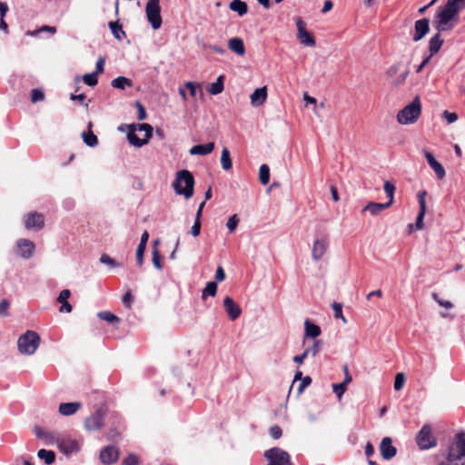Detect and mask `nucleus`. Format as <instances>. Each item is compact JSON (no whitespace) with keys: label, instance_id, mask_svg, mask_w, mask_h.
<instances>
[{"label":"nucleus","instance_id":"obj_1","mask_svg":"<svg viewBox=\"0 0 465 465\" xmlns=\"http://www.w3.org/2000/svg\"><path fill=\"white\" fill-rule=\"evenodd\" d=\"M465 0H448L438 12L434 24L439 31H447L454 26L459 19V13L464 7Z\"/></svg>","mask_w":465,"mask_h":465},{"label":"nucleus","instance_id":"obj_2","mask_svg":"<svg viewBox=\"0 0 465 465\" xmlns=\"http://www.w3.org/2000/svg\"><path fill=\"white\" fill-rule=\"evenodd\" d=\"M444 462L448 465H465V432L455 435L453 442L448 448Z\"/></svg>","mask_w":465,"mask_h":465},{"label":"nucleus","instance_id":"obj_3","mask_svg":"<svg viewBox=\"0 0 465 465\" xmlns=\"http://www.w3.org/2000/svg\"><path fill=\"white\" fill-rule=\"evenodd\" d=\"M173 186L177 194L183 195L186 199L191 198L193 195V175L188 170L177 172Z\"/></svg>","mask_w":465,"mask_h":465},{"label":"nucleus","instance_id":"obj_4","mask_svg":"<svg viewBox=\"0 0 465 465\" xmlns=\"http://www.w3.org/2000/svg\"><path fill=\"white\" fill-rule=\"evenodd\" d=\"M421 114V103L416 96L411 103L404 106L397 114V121L401 124H411L418 121Z\"/></svg>","mask_w":465,"mask_h":465},{"label":"nucleus","instance_id":"obj_5","mask_svg":"<svg viewBox=\"0 0 465 465\" xmlns=\"http://www.w3.org/2000/svg\"><path fill=\"white\" fill-rule=\"evenodd\" d=\"M40 344V336L34 331H27L17 341L18 351L22 354H34Z\"/></svg>","mask_w":465,"mask_h":465},{"label":"nucleus","instance_id":"obj_6","mask_svg":"<svg viewBox=\"0 0 465 465\" xmlns=\"http://www.w3.org/2000/svg\"><path fill=\"white\" fill-rule=\"evenodd\" d=\"M416 443L421 450H430L437 446L438 441L433 435L430 425L425 424L422 426L416 436Z\"/></svg>","mask_w":465,"mask_h":465},{"label":"nucleus","instance_id":"obj_7","mask_svg":"<svg viewBox=\"0 0 465 465\" xmlns=\"http://www.w3.org/2000/svg\"><path fill=\"white\" fill-rule=\"evenodd\" d=\"M145 14L152 27L154 30L159 29L163 23L160 0H148L145 5Z\"/></svg>","mask_w":465,"mask_h":465},{"label":"nucleus","instance_id":"obj_8","mask_svg":"<svg viewBox=\"0 0 465 465\" xmlns=\"http://www.w3.org/2000/svg\"><path fill=\"white\" fill-rule=\"evenodd\" d=\"M264 457L269 461L268 465H292L290 454L278 447L267 450Z\"/></svg>","mask_w":465,"mask_h":465},{"label":"nucleus","instance_id":"obj_9","mask_svg":"<svg viewBox=\"0 0 465 465\" xmlns=\"http://www.w3.org/2000/svg\"><path fill=\"white\" fill-rule=\"evenodd\" d=\"M401 62H397L391 65L386 71V76L391 79V85L393 88H400L406 82L407 77L410 74V69L406 68L401 74L396 76L397 73L401 69Z\"/></svg>","mask_w":465,"mask_h":465},{"label":"nucleus","instance_id":"obj_10","mask_svg":"<svg viewBox=\"0 0 465 465\" xmlns=\"http://www.w3.org/2000/svg\"><path fill=\"white\" fill-rule=\"evenodd\" d=\"M105 410L103 406L95 411L94 413L91 414L85 419L84 428L89 431L99 430L104 425V417Z\"/></svg>","mask_w":465,"mask_h":465},{"label":"nucleus","instance_id":"obj_11","mask_svg":"<svg viewBox=\"0 0 465 465\" xmlns=\"http://www.w3.org/2000/svg\"><path fill=\"white\" fill-rule=\"evenodd\" d=\"M296 26L298 30L297 37L300 43L307 46H315V39L306 30V24L301 17L296 18Z\"/></svg>","mask_w":465,"mask_h":465},{"label":"nucleus","instance_id":"obj_12","mask_svg":"<svg viewBox=\"0 0 465 465\" xmlns=\"http://www.w3.org/2000/svg\"><path fill=\"white\" fill-rule=\"evenodd\" d=\"M25 227L27 230L39 231L45 226V217L42 213L37 212L29 213L24 221Z\"/></svg>","mask_w":465,"mask_h":465},{"label":"nucleus","instance_id":"obj_13","mask_svg":"<svg viewBox=\"0 0 465 465\" xmlns=\"http://www.w3.org/2000/svg\"><path fill=\"white\" fill-rule=\"evenodd\" d=\"M99 458L104 465L114 464L119 459V450L113 445L106 446L100 451Z\"/></svg>","mask_w":465,"mask_h":465},{"label":"nucleus","instance_id":"obj_14","mask_svg":"<svg viewBox=\"0 0 465 465\" xmlns=\"http://www.w3.org/2000/svg\"><path fill=\"white\" fill-rule=\"evenodd\" d=\"M17 254L24 259L32 257L35 252V243L27 239H20L16 243Z\"/></svg>","mask_w":465,"mask_h":465},{"label":"nucleus","instance_id":"obj_15","mask_svg":"<svg viewBox=\"0 0 465 465\" xmlns=\"http://www.w3.org/2000/svg\"><path fill=\"white\" fill-rule=\"evenodd\" d=\"M380 452L384 460H391L397 454V449L393 446L390 437H384L380 444Z\"/></svg>","mask_w":465,"mask_h":465},{"label":"nucleus","instance_id":"obj_16","mask_svg":"<svg viewBox=\"0 0 465 465\" xmlns=\"http://www.w3.org/2000/svg\"><path fill=\"white\" fill-rule=\"evenodd\" d=\"M223 306L231 321H235L240 317L242 309L231 297L226 296L224 298Z\"/></svg>","mask_w":465,"mask_h":465},{"label":"nucleus","instance_id":"obj_17","mask_svg":"<svg viewBox=\"0 0 465 465\" xmlns=\"http://www.w3.org/2000/svg\"><path fill=\"white\" fill-rule=\"evenodd\" d=\"M329 247V241L328 239L322 238L317 239L312 245V257L314 261H319L326 252L327 249Z\"/></svg>","mask_w":465,"mask_h":465},{"label":"nucleus","instance_id":"obj_18","mask_svg":"<svg viewBox=\"0 0 465 465\" xmlns=\"http://www.w3.org/2000/svg\"><path fill=\"white\" fill-rule=\"evenodd\" d=\"M424 156H425L429 165L430 166V168L434 171L438 179L442 180L445 177L446 173H445V170H444L443 166L441 165V163H439L435 159L433 154L427 150H424Z\"/></svg>","mask_w":465,"mask_h":465},{"label":"nucleus","instance_id":"obj_19","mask_svg":"<svg viewBox=\"0 0 465 465\" xmlns=\"http://www.w3.org/2000/svg\"><path fill=\"white\" fill-rule=\"evenodd\" d=\"M426 194L425 191H420L418 193L420 211L415 223L416 230H420L423 227V219L426 213Z\"/></svg>","mask_w":465,"mask_h":465},{"label":"nucleus","instance_id":"obj_20","mask_svg":"<svg viewBox=\"0 0 465 465\" xmlns=\"http://www.w3.org/2000/svg\"><path fill=\"white\" fill-rule=\"evenodd\" d=\"M415 33L413 35V41L418 42L421 40L430 30V21L427 18L417 20L414 25Z\"/></svg>","mask_w":465,"mask_h":465},{"label":"nucleus","instance_id":"obj_21","mask_svg":"<svg viewBox=\"0 0 465 465\" xmlns=\"http://www.w3.org/2000/svg\"><path fill=\"white\" fill-rule=\"evenodd\" d=\"M71 296V292L68 289H64L61 291L59 296L57 297V302L61 303V307L59 309L60 312H71L73 310L72 305L68 302V299Z\"/></svg>","mask_w":465,"mask_h":465},{"label":"nucleus","instance_id":"obj_22","mask_svg":"<svg viewBox=\"0 0 465 465\" xmlns=\"http://www.w3.org/2000/svg\"><path fill=\"white\" fill-rule=\"evenodd\" d=\"M81 408L82 403L79 401L64 402L59 405V412L63 416H70L77 412Z\"/></svg>","mask_w":465,"mask_h":465},{"label":"nucleus","instance_id":"obj_23","mask_svg":"<svg viewBox=\"0 0 465 465\" xmlns=\"http://www.w3.org/2000/svg\"><path fill=\"white\" fill-rule=\"evenodd\" d=\"M267 98V88L266 86L257 88L252 94H251V104L253 106H259L265 103Z\"/></svg>","mask_w":465,"mask_h":465},{"label":"nucleus","instance_id":"obj_24","mask_svg":"<svg viewBox=\"0 0 465 465\" xmlns=\"http://www.w3.org/2000/svg\"><path fill=\"white\" fill-rule=\"evenodd\" d=\"M215 144L213 142L207 143L205 144H196L190 149V154L192 155H206L211 153L214 150Z\"/></svg>","mask_w":465,"mask_h":465},{"label":"nucleus","instance_id":"obj_25","mask_svg":"<svg viewBox=\"0 0 465 465\" xmlns=\"http://www.w3.org/2000/svg\"><path fill=\"white\" fill-rule=\"evenodd\" d=\"M229 49L236 54L242 56L245 54V46L242 38L232 37L228 41Z\"/></svg>","mask_w":465,"mask_h":465},{"label":"nucleus","instance_id":"obj_26","mask_svg":"<svg viewBox=\"0 0 465 465\" xmlns=\"http://www.w3.org/2000/svg\"><path fill=\"white\" fill-rule=\"evenodd\" d=\"M391 205V202L385 203H369L363 209L362 213L369 211L371 215L376 216L381 213L384 210L388 209Z\"/></svg>","mask_w":465,"mask_h":465},{"label":"nucleus","instance_id":"obj_27","mask_svg":"<svg viewBox=\"0 0 465 465\" xmlns=\"http://www.w3.org/2000/svg\"><path fill=\"white\" fill-rule=\"evenodd\" d=\"M59 448L66 455L79 450V445L75 440H63L59 442Z\"/></svg>","mask_w":465,"mask_h":465},{"label":"nucleus","instance_id":"obj_28","mask_svg":"<svg viewBox=\"0 0 465 465\" xmlns=\"http://www.w3.org/2000/svg\"><path fill=\"white\" fill-rule=\"evenodd\" d=\"M129 128H130V131L127 134V138H128L129 143L132 145L136 146V147H142L143 145H144L148 143L149 139H147V137H145L143 139H140L136 135V134H135L136 129H135L134 125H130Z\"/></svg>","mask_w":465,"mask_h":465},{"label":"nucleus","instance_id":"obj_29","mask_svg":"<svg viewBox=\"0 0 465 465\" xmlns=\"http://www.w3.org/2000/svg\"><path fill=\"white\" fill-rule=\"evenodd\" d=\"M93 124L90 122L88 124V132H84L82 134V138L86 145L94 147L98 144V138L92 131Z\"/></svg>","mask_w":465,"mask_h":465},{"label":"nucleus","instance_id":"obj_30","mask_svg":"<svg viewBox=\"0 0 465 465\" xmlns=\"http://www.w3.org/2000/svg\"><path fill=\"white\" fill-rule=\"evenodd\" d=\"M229 6L232 11L238 13L240 16L244 15L248 12L247 4L242 0H232Z\"/></svg>","mask_w":465,"mask_h":465},{"label":"nucleus","instance_id":"obj_31","mask_svg":"<svg viewBox=\"0 0 465 465\" xmlns=\"http://www.w3.org/2000/svg\"><path fill=\"white\" fill-rule=\"evenodd\" d=\"M305 325V336L310 338H317L321 334V328L311 322L309 320H306L304 322Z\"/></svg>","mask_w":465,"mask_h":465},{"label":"nucleus","instance_id":"obj_32","mask_svg":"<svg viewBox=\"0 0 465 465\" xmlns=\"http://www.w3.org/2000/svg\"><path fill=\"white\" fill-rule=\"evenodd\" d=\"M443 44V39L440 38V34L432 36L429 42V51L431 55L436 54Z\"/></svg>","mask_w":465,"mask_h":465},{"label":"nucleus","instance_id":"obj_33","mask_svg":"<svg viewBox=\"0 0 465 465\" xmlns=\"http://www.w3.org/2000/svg\"><path fill=\"white\" fill-rule=\"evenodd\" d=\"M35 435L43 440L45 444H51L54 441V436L47 431H45L42 428L35 426L34 429Z\"/></svg>","mask_w":465,"mask_h":465},{"label":"nucleus","instance_id":"obj_34","mask_svg":"<svg viewBox=\"0 0 465 465\" xmlns=\"http://www.w3.org/2000/svg\"><path fill=\"white\" fill-rule=\"evenodd\" d=\"M223 82H224V75H220L216 82L215 83H213L209 88L207 89V91L213 94V95H217L219 94H221L223 91V88H224V84H223Z\"/></svg>","mask_w":465,"mask_h":465},{"label":"nucleus","instance_id":"obj_35","mask_svg":"<svg viewBox=\"0 0 465 465\" xmlns=\"http://www.w3.org/2000/svg\"><path fill=\"white\" fill-rule=\"evenodd\" d=\"M111 84L114 88L124 90L126 86L132 87L133 82L127 77L118 76L112 81Z\"/></svg>","mask_w":465,"mask_h":465},{"label":"nucleus","instance_id":"obj_36","mask_svg":"<svg viewBox=\"0 0 465 465\" xmlns=\"http://www.w3.org/2000/svg\"><path fill=\"white\" fill-rule=\"evenodd\" d=\"M37 457L41 460H44L45 464L51 465L55 460V453L53 450H47L45 449H41L37 452Z\"/></svg>","mask_w":465,"mask_h":465},{"label":"nucleus","instance_id":"obj_37","mask_svg":"<svg viewBox=\"0 0 465 465\" xmlns=\"http://www.w3.org/2000/svg\"><path fill=\"white\" fill-rule=\"evenodd\" d=\"M221 164H222V168L224 171H229L232 167V162L231 159L230 152L226 147H224L222 151Z\"/></svg>","mask_w":465,"mask_h":465},{"label":"nucleus","instance_id":"obj_38","mask_svg":"<svg viewBox=\"0 0 465 465\" xmlns=\"http://www.w3.org/2000/svg\"><path fill=\"white\" fill-rule=\"evenodd\" d=\"M109 27L116 39L122 40L124 37H125V32L123 30L122 25L118 21L110 22Z\"/></svg>","mask_w":465,"mask_h":465},{"label":"nucleus","instance_id":"obj_39","mask_svg":"<svg viewBox=\"0 0 465 465\" xmlns=\"http://www.w3.org/2000/svg\"><path fill=\"white\" fill-rule=\"evenodd\" d=\"M98 318L110 323H119L120 318L109 311H102L97 313Z\"/></svg>","mask_w":465,"mask_h":465},{"label":"nucleus","instance_id":"obj_40","mask_svg":"<svg viewBox=\"0 0 465 465\" xmlns=\"http://www.w3.org/2000/svg\"><path fill=\"white\" fill-rule=\"evenodd\" d=\"M259 181L262 185L270 182V168L267 164H262L259 169Z\"/></svg>","mask_w":465,"mask_h":465},{"label":"nucleus","instance_id":"obj_41","mask_svg":"<svg viewBox=\"0 0 465 465\" xmlns=\"http://www.w3.org/2000/svg\"><path fill=\"white\" fill-rule=\"evenodd\" d=\"M217 292V283L215 282H209L202 293V299L205 300L208 295L215 296Z\"/></svg>","mask_w":465,"mask_h":465},{"label":"nucleus","instance_id":"obj_42","mask_svg":"<svg viewBox=\"0 0 465 465\" xmlns=\"http://www.w3.org/2000/svg\"><path fill=\"white\" fill-rule=\"evenodd\" d=\"M323 341L322 340H314L313 344L308 347L305 351L309 355L315 357L322 350Z\"/></svg>","mask_w":465,"mask_h":465},{"label":"nucleus","instance_id":"obj_43","mask_svg":"<svg viewBox=\"0 0 465 465\" xmlns=\"http://www.w3.org/2000/svg\"><path fill=\"white\" fill-rule=\"evenodd\" d=\"M42 32H48L52 35H54L56 33V27L50 26V25H43L38 30L27 31L26 35H30V36H36V35H38L39 33H42Z\"/></svg>","mask_w":465,"mask_h":465},{"label":"nucleus","instance_id":"obj_44","mask_svg":"<svg viewBox=\"0 0 465 465\" xmlns=\"http://www.w3.org/2000/svg\"><path fill=\"white\" fill-rule=\"evenodd\" d=\"M347 385L346 383L344 382H341V383H333L332 384V390H333V392L336 394V396L339 398V400L341 399L342 395L344 394V392L346 391L347 390Z\"/></svg>","mask_w":465,"mask_h":465},{"label":"nucleus","instance_id":"obj_45","mask_svg":"<svg viewBox=\"0 0 465 465\" xmlns=\"http://www.w3.org/2000/svg\"><path fill=\"white\" fill-rule=\"evenodd\" d=\"M384 192L386 193L387 196L390 198L389 202L393 203L394 198V193L396 190V187L394 184H392L391 182L386 181L383 185Z\"/></svg>","mask_w":465,"mask_h":465},{"label":"nucleus","instance_id":"obj_46","mask_svg":"<svg viewBox=\"0 0 465 465\" xmlns=\"http://www.w3.org/2000/svg\"><path fill=\"white\" fill-rule=\"evenodd\" d=\"M162 256L157 248H154L152 252V262L155 268L162 270L163 265L161 262Z\"/></svg>","mask_w":465,"mask_h":465},{"label":"nucleus","instance_id":"obj_47","mask_svg":"<svg viewBox=\"0 0 465 465\" xmlns=\"http://www.w3.org/2000/svg\"><path fill=\"white\" fill-rule=\"evenodd\" d=\"M85 84L94 86L98 83L97 73L86 74L83 76Z\"/></svg>","mask_w":465,"mask_h":465},{"label":"nucleus","instance_id":"obj_48","mask_svg":"<svg viewBox=\"0 0 465 465\" xmlns=\"http://www.w3.org/2000/svg\"><path fill=\"white\" fill-rule=\"evenodd\" d=\"M45 99V93L38 88H35L31 93V102L35 104Z\"/></svg>","mask_w":465,"mask_h":465},{"label":"nucleus","instance_id":"obj_49","mask_svg":"<svg viewBox=\"0 0 465 465\" xmlns=\"http://www.w3.org/2000/svg\"><path fill=\"white\" fill-rule=\"evenodd\" d=\"M100 262L104 264H107L111 267H119L121 264L114 259L111 258L108 254L103 253L100 257Z\"/></svg>","mask_w":465,"mask_h":465},{"label":"nucleus","instance_id":"obj_50","mask_svg":"<svg viewBox=\"0 0 465 465\" xmlns=\"http://www.w3.org/2000/svg\"><path fill=\"white\" fill-rule=\"evenodd\" d=\"M405 383V376L402 372H399L396 374L394 381V389L396 391H400L402 389Z\"/></svg>","mask_w":465,"mask_h":465},{"label":"nucleus","instance_id":"obj_51","mask_svg":"<svg viewBox=\"0 0 465 465\" xmlns=\"http://www.w3.org/2000/svg\"><path fill=\"white\" fill-rule=\"evenodd\" d=\"M238 223H239V218H238L237 214H233L227 221L226 226H227L228 230L232 232L236 229V227L238 226Z\"/></svg>","mask_w":465,"mask_h":465},{"label":"nucleus","instance_id":"obj_52","mask_svg":"<svg viewBox=\"0 0 465 465\" xmlns=\"http://www.w3.org/2000/svg\"><path fill=\"white\" fill-rule=\"evenodd\" d=\"M332 309H333V312H334V317L336 319H341L343 321V322H346V319L344 318V316L342 314V306H341V304H340L338 302H334L332 304Z\"/></svg>","mask_w":465,"mask_h":465},{"label":"nucleus","instance_id":"obj_53","mask_svg":"<svg viewBox=\"0 0 465 465\" xmlns=\"http://www.w3.org/2000/svg\"><path fill=\"white\" fill-rule=\"evenodd\" d=\"M146 247L138 245L136 249V262L138 266H142L143 264V255Z\"/></svg>","mask_w":465,"mask_h":465},{"label":"nucleus","instance_id":"obj_54","mask_svg":"<svg viewBox=\"0 0 465 465\" xmlns=\"http://www.w3.org/2000/svg\"><path fill=\"white\" fill-rule=\"evenodd\" d=\"M139 458L135 454H129L124 460L122 465H138Z\"/></svg>","mask_w":465,"mask_h":465},{"label":"nucleus","instance_id":"obj_55","mask_svg":"<svg viewBox=\"0 0 465 465\" xmlns=\"http://www.w3.org/2000/svg\"><path fill=\"white\" fill-rule=\"evenodd\" d=\"M133 301H134V297H133L132 292L129 290L123 296V304L125 307H127L128 309H131Z\"/></svg>","mask_w":465,"mask_h":465},{"label":"nucleus","instance_id":"obj_56","mask_svg":"<svg viewBox=\"0 0 465 465\" xmlns=\"http://www.w3.org/2000/svg\"><path fill=\"white\" fill-rule=\"evenodd\" d=\"M135 106L138 110V120L139 121H143L144 119H146V111H145V108L144 106L142 104V103H140L139 101L135 102Z\"/></svg>","mask_w":465,"mask_h":465},{"label":"nucleus","instance_id":"obj_57","mask_svg":"<svg viewBox=\"0 0 465 465\" xmlns=\"http://www.w3.org/2000/svg\"><path fill=\"white\" fill-rule=\"evenodd\" d=\"M432 298L434 299V301H436L440 306L444 307V308H447V309H450L453 307V304L452 302H449V301H444V300H441L439 298V295L436 293V292H433L432 293Z\"/></svg>","mask_w":465,"mask_h":465},{"label":"nucleus","instance_id":"obj_58","mask_svg":"<svg viewBox=\"0 0 465 465\" xmlns=\"http://www.w3.org/2000/svg\"><path fill=\"white\" fill-rule=\"evenodd\" d=\"M201 220H198V219H195L194 220V223L193 225L192 226L191 228V234L193 236V237H197L200 232H201Z\"/></svg>","mask_w":465,"mask_h":465},{"label":"nucleus","instance_id":"obj_59","mask_svg":"<svg viewBox=\"0 0 465 465\" xmlns=\"http://www.w3.org/2000/svg\"><path fill=\"white\" fill-rule=\"evenodd\" d=\"M10 308V302L4 299L0 302V316H6L8 314V309Z\"/></svg>","mask_w":465,"mask_h":465},{"label":"nucleus","instance_id":"obj_60","mask_svg":"<svg viewBox=\"0 0 465 465\" xmlns=\"http://www.w3.org/2000/svg\"><path fill=\"white\" fill-rule=\"evenodd\" d=\"M138 129L140 131H144L145 132V137H147V139H150L151 136L153 135V127L149 124H139L138 125Z\"/></svg>","mask_w":465,"mask_h":465},{"label":"nucleus","instance_id":"obj_61","mask_svg":"<svg viewBox=\"0 0 465 465\" xmlns=\"http://www.w3.org/2000/svg\"><path fill=\"white\" fill-rule=\"evenodd\" d=\"M301 381L302 382L298 387V393H302L304 389L312 383V378L310 376H305Z\"/></svg>","mask_w":465,"mask_h":465},{"label":"nucleus","instance_id":"obj_62","mask_svg":"<svg viewBox=\"0 0 465 465\" xmlns=\"http://www.w3.org/2000/svg\"><path fill=\"white\" fill-rule=\"evenodd\" d=\"M270 435L275 440L280 439L282 435V429L278 425L271 427Z\"/></svg>","mask_w":465,"mask_h":465},{"label":"nucleus","instance_id":"obj_63","mask_svg":"<svg viewBox=\"0 0 465 465\" xmlns=\"http://www.w3.org/2000/svg\"><path fill=\"white\" fill-rule=\"evenodd\" d=\"M443 116L449 124H452L457 121L458 115L456 113H450L448 111L443 112Z\"/></svg>","mask_w":465,"mask_h":465},{"label":"nucleus","instance_id":"obj_64","mask_svg":"<svg viewBox=\"0 0 465 465\" xmlns=\"http://www.w3.org/2000/svg\"><path fill=\"white\" fill-rule=\"evenodd\" d=\"M215 279L218 282H223L225 279V272L222 266H219L215 272Z\"/></svg>","mask_w":465,"mask_h":465}]
</instances>
